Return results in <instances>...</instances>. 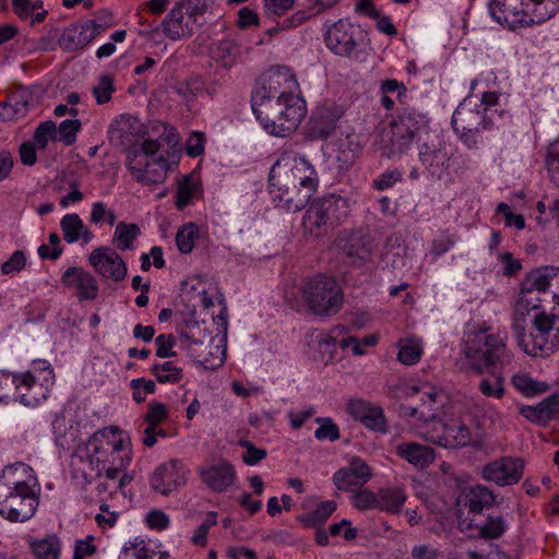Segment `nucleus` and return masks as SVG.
<instances>
[{"label": "nucleus", "mask_w": 559, "mask_h": 559, "mask_svg": "<svg viewBox=\"0 0 559 559\" xmlns=\"http://www.w3.org/2000/svg\"><path fill=\"white\" fill-rule=\"evenodd\" d=\"M203 91V82L199 78H191L187 82L177 85L178 94L186 98H193Z\"/></svg>", "instance_id": "obj_58"}, {"label": "nucleus", "mask_w": 559, "mask_h": 559, "mask_svg": "<svg viewBox=\"0 0 559 559\" xmlns=\"http://www.w3.org/2000/svg\"><path fill=\"white\" fill-rule=\"evenodd\" d=\"M512 384L525 396H534L536 394L544 393L549 388L546 382L535 381L530 376L522 373L514 374L512 377Z\"/></svg>", "instance_id": "obj_37"}, {"label": "nucleus", "mask_w": 559, "mask_h": 559, "mask_svg": "<svg viewBox=\"0 0 559 559\" xmlns=\"http://www.w3.org/2000/svg\"><path fill=\"white\" fill-rule=\"evenodd\" d=\"M26 264V258L23 251H14L10 259L1 265V272L3 275H12L15 272L24 269Z\"/></svg>", "instance_id": "obj_52"}, {"label": "nucleus", "mask_w": 559, "mask_h": 559, "mask_svg": "<svg viewBox=\"0 0 559 559\" xmlns=\"http://www.w3.org/2000/svg\"><path fill=\"white\" fill-rule=\"evenodd\" d=\"M269 182L275 206L287 212H297L304 209L317 191V188H310L307 185L284 183L282 187L281 181L269 180Z\"/></svg>", "instance_id": "obj_15"}, {"label": "nucleus", "mask_w": 559, "mask_h": 559, "mask_svg": "<svg viewBox=\"0 0 559 559\" xmlns=\"http://www.w3.org/2000/svg\"><path fill=\"white\" fill-rule=\"evenodd\" d=\"M406 501V495L397 488L382 489L378 496V509L399 513Z\"/></svg>", "instance_id": "obj_34"}, {"label": "nucleus", "mask_w": 559, "mask_h": 559, "mask_svg": "<svg viewBox=\"0 0 559 559\" xmlns=\"http://www.w3.org/2000/svg\"><path fill=\"white\" fill-rule=\"evenodd\" d=\"M523 461L515 457L504 456L486 464L481 475L488 481L499 486L516 484L523 475Z\"/></svg>", "instance_id": "obj_19"}, {"label": "nucleus", "mask_w": 559, "mask_h": 559, "mask_svg": "<svg viewBox=\"0 0 559 559\" xmlns=\"http://www.w3.org/2000/svg\"><path fill=\"white\" fill-rule=\"evenodd\" d=\"M486 107L473 108L469 103H462L452 115V126L460 139L469 147L477 145V135L481 130L492 127Z\"/></svg>", "instance_id": "obj_11"}, {"label": "nucleus", "mask_w": 559, "mask_h": 559, "mask_svg": "<svg viewBox=\"0 0 559 559\" xmlns=\"http://www.w3.org/2000/svg\"><path fill=\"white\" fill-rule=\"evenodd\" d=\"M186 483V471L180 461L171 459L159 465L151 476L150 484L154 491L168 496Z\"/></svg>", "instance_id": "obj_18"}, {"label": "nucleus", "mask_w": 559, "mask_h": 559, "mask_svg": "<svg viewBox=\"0 0 559 559\" xmlns=\"http://www.w3.org/2000/svg\"><path fill=\"white\" fill-rule=\"evenodd\" d=\"M543 405V402L535 406L525 405L521 407L520 413L532 423H546L549 418Z\"/></svg>", "instance_id": "obj_55"}, {"label": "nucleus", "mask_w": 559, "mask_h": 559, "mask_svg": "<svg viewBox=\"0 0 559 559\" xmlns=\"http://www.w3.org/2000/svg\"><path fill=\"white\" fill-rule=\"evenodd\" d=\"M353 504L359 510L378 509V496L364 489L353 495Z\"/></svg>", "instance_id": "obj_50"}, {"label": "nucleus", "mask_w": 559, "mask_h": 559, "mask_svg": "<svg viewBox=\"0 0 559 559\" xmlns=\"http://www.w3.org/2000/svg\"><path fill=\"white\" fill-rule=\"evenodd\" d=\"M71 285H74L76 290V295L79 299L82 300H93L97 297L98 287L95 285V282H68Z\"/></svg>", "instance_id": "obj_60"}, {"label": "nucleus", "mask_w": 559, "mask_h": 559, "mask_svg": "<svg viewBox=\"0 0 559 559\" xmlns=\"http://www.w3.org/2000/svg\"><path fill=\"white\" fill-rule=\"evenodd\" d=\"M167 418V408L163 403L152 402L145 415V421L150 426H158Z\"/></svg>", "instance_id": "obj_51"}, {"label": "nucleus", "mask_w": 559, "mask_h": 559, "mask_svg": "<svg viewBox=\"0 0 559 559\" xmlns=\"http://www.w3.org/2000/svg\"><path fill=\"white\" fill-rule=\"evenodd\" d=\"M115 91V82L112 76L109 74H102L98 78L97 83L92 88V93L98 105L109 103Z\"/></svg>", "instance_id": "obj_40"}, {"label": "nucleus", "mask_w": 559, "mask_h": 559, "mask_svg": "<svg viewBox=\"0 0 559 559\" xmlns=\"http://www.w3.org/2000/svg\"><path fill=\"white\" fill-rule=\"evenodd\" d=\"M316 421L320 427L316 430L314 436L318 440L329 439L335 441L340 438L338 427L329 417H318Z\"/></svg>", "instance_id": "obj_48"}, {"label": "nucleus", "mask_w": 559, "mask_h": 559, "mask_svg": "<svg viewBox=\"0 0 559 559\" xmlns=\"http://www.w3.org/2000/svg\"><path fill=\"white\" fill-rule=\"evenodd\" d=\"M546 168L550 180L559 187V139L548 148Z\"/></svg>", "instance_id": "obj_46"}, {"label": "nucleus", "mask_w": 559, "mask_h": 559, "mask_svg": "<svg viewBox=\"0 0 559 559\" xmlns=\"http://www.w3.org/2000/svg\"><path fill=\"white\" fill-rule=\"evenodd\" d=\"M371 469L360 457H353L347 467L338 469L333 476V483L340 490L350 487H361L371 478Z\"/></svg>", "instance_id": "obj_22"}, {"label": "nucleus", "mask_w": 559, "mask_h": 559, "mask_svg": "<svg viewBox=\"0 0 559 559\" xmlns=\"http://www.w3.org/2000/svg\"><path fill=\"white\" fill-rule=\"evenodd\" d=\"M182 21L183 9L177 3L162 23L165 35L173 40L190 35L191 29L183 25Z\"/></svg>", "instance_id": "obj_31"}, {"label": "nucleus", "mask_w": 559, "mask_h": 559, "mask_svg": "<svg viewBox=\"0 0 559 559\" xmlns=\"http://www.w3.org/2000/svg\"><path fill=\"white\" fill-rule=\"evenodd\" d=\"M460 503L472 513H481L484 509L493 506L495 496L485 486H474L460 497Z\"/></svg>", "instance_id": "obj_29"}, {"label": "nucleus", "mask_w": 559, "mask_h": 559, "mask_svg": "<svg viewBox=\"0 0 559 559\" xmlns=\"http://www.w3.org/2000/svg\"><path fill=\"white\" fill-rule=\"evenodd\" d=\"M105 31V26L88 20L84 24H72L67 27L58 39L63 51L73 52L87 46L94 38Z\"/></svg>", "instance_id": "obj_17"}, {"label": "nucleus", "mask_w": 559, "mask_h": 559, "mask_svg": "<svg viewBox=\"0 0 559 559\" xmlns=\"http://www.w3.org/2000/svg\"><path fill=\"white\" fill-rule=\"evenodd\" d=\"M463 353L477 373L493 368L497 364L502 365L508 357L506 345L501 337L487 334L486 331H478L469 334L465 341Z\"/></svg>", "instance_id": "obj_7"}, {"label": "nucleus", "mask_w": 559, "mask_h": 559, "mask_svg": "<svg viewBox=\"0 0 559 559\" xmlns=\"http://www.w3.org/2000/svg\"><path fill=\"white\" fill-rule=\"evenodd\" d=\"M421 356V346L414 340H406L400 343L397 359L404 365L416 364Z\"/></svg>", "instance_id": "obj_42"}, {"label": "nucleus", "mask_w": 559, "mask_h": 559, "mask_svg": "<svg viewBox=\"0 0 559 559\" xmlns=\"http://www.w3.org/2000/svg\"><path fill=\"white\" fill-rule=\"evenodd\" d=\"M491 16L510 28L539 24L559 10V0H492Z\"/></svg>", "instance_id": "obj_3"}, {"label": "nucleus", "mask_w": 559, "mask_h": 559, "mask_svg": "<svg viewBox=\"0 0 559 559\" xmlns=\"http://www.w3.org/2000/svg\"><path fill=\"white\" fill-rule=\"evenodd\" d=\"M348 212L349 204L346 198L329 194L316 199L302 217L305 236L317 239L328 235L347 218Z\"/></svg>", "instance_id": "obj_6"}, {"label": "nucleus", "mask_w": 559, "mask_h": 559, "mask_svg": "<svg viewBox=\"0 0 559 559\" xmlns=\"http://www.w3.org/2000/svg\"><path fill=\"white\" fill-rule=\"evenodd\" d=\"M559 277V266L543 265L530 271L525 280H552Z\"/></svg>", "instance_id": "obj_63"}, {"label": "nucleus", "mask_w": 559, "mask_h": 559, "mask_svg": "<svg viewBox=\"0 0 559 559\" xmlns=\"http://www.w3.org/2000/svg\"><path fill=\"white\" fill-rule=\"evenodd\" d=\"M178 3L186 10V13L193 19L198 15H202L209 8L207 0H186Z\"/></svg>", "instance_id": "obj_64"}, {"label": "nucleus", "mask_w": 559, "mask_h": 559, "mask_svg": "<svg viewBox=\"0 0 559 559\" xmlns=\"http://www.w3.org/2000/svg\"><path fill=\"white\" fill-rule=\"evenodd\" d=\"M299 295L308 310L314 316L331 317L336 314L344 304V295L337 282H302L285 288V298L292 308L298 306Z\"/></svg>", "instance_id": "obj_2"}, {"label": "nucleus", "mask_w": 559, "mask_h": 559, "mask_svg": "<svg viewBox=\"0 0 559 559\" xmlns=\"http://www.w3.org/2000/svg\"><path fill=\"white\" fill-rule=\"evenodd\" d=\"M94 537L88 535L85 539H78L74 545L73 559H84L96 552V546L93 544Z\"/></svg>", "instance_id": "obj_61"}, {"label": "nucleus", "mask_w": 559, "mask_h": 559, "mask_svg": "<svg viewBox=\"0 0 559 559\" xmlns=\"http://www.w3.org/2000/svg\"><path fill=\"white\" fill-rule=\"evenodd\" d=\"M34 144L39 148H45L49 141H57V126L53 121L48 120L39 123L34 132Z\"/></svg>", "instance_id": "obj_43"}, {"label": "nucleus", "mask_w": 559, "mask_h": 559, "mask_svg": "<svg viewBox=\"0 0 559 559\" xmlns=\"http://www.w3.org/2000/svg\"><path fill=\"white\" fill-rule=\"evenodd\" d=\"M103 221H107V223L112 226L116 222V215L111 210L106 209L105 203L96 202L92 207L91 222L98 224Z\"/></svg>", "instance_id": "obj_53"}, {"label": "nucleus", "mask_w": 559, "mask_h": 559, "mask_svg": "<svg viewBox=\"0 0 559 559\" xmlns=\"http://www.w3.org/2000/svg\"><path fill=\"white\" fill-rule=\"evenodd\" d=\"M151 372L156 377L159 383H177L182 377V369L175 366L173 361L156 364L151 367Z\"/></svg>", "instance_id": "obj_38"}, {"label": "nucleus", "mask_w": 559, "mask_h": 559, "mask_svg": "<svg viewBox=\"0 0 559 559\" xmlns=\"http://www.w3.org/2000/svg\"><path fill=\"white\" fill-rule=\"evenodd\" d=\"M127 167L139 182L158 185L166 179L169 164L163 156L148 159L138 151H130L127 157Z\"/></svg>", "instance_id": "obj_14"}, {"label": "nucleus", "mask_w": 559, "mask_h": 559, "mask_svg": "<svg viewBox=\"0 0 559 559\" xmlns=\"http://www.w3.org/2000/svg\"><path fill=\"white\" fill-rule=\"evenodd\" d=\"M360 423L374 431H384L385 421L380 407L373 406Z\"/></svg>", "instance_id": "obj_54"}, {"label": "nucleus", "mask_w": 559, "mask_h": 559, "mask_svg": "<svg viewBox=\"0 0 559 559\" xmlns=\"http://www.w3.org/2000/svg\"><path fill=\"white\" fill-rule=\"evenodd\" d=\"M81 129V121L78 119H67L59 124L57 132L59 131V141L66 145H72L76 140V133Z\"/></svg>", "instance_id": "obj_49"}, {"label": "nucleus", "mask_w": 559, "mask_h": 559, "mask_svg": "<svg viewBox=\"0 0 559 559\" xmlns=\"http://www.w3.org/2000/svg\"><path fill=\"white\" fill-rule=\"evenodd\" d=\"M506 522L502 516H488L487 521L479 526L481 537L493 539L500 537L506 531Z\"/></svg>", "instance_id": "obj_44"}, {"label": "nucleus", "mask_w": 559, "mask_h": 559, "mask_svg": "<svg viewBox=\"0 0 559 559\" xmlns=\"http://www.w3.org/2000/svg\"><path fill=\"white\" fill-rule=\"evenodd\" d=\"M140 234L141 229L136 224L120 222L116 225L111 242L118 250H132Z\"/></svg>", "instance_id": "obj_32"}, {"label": "nucleus", "mask_w": 559, "mask_h": 559, "mask_svg": "<svg viewBox=\"0 0 559 559\" xmlns=\"http://www.w3.org/2000/svg\"><path fill=\"white\" fill-rule=\"evenodd\" d=\"M181 340L186 343V348L190 357L195 362L202 365L205 369L215 370L224 364V350H219V346H215V353L212 345L202 341L192 340L188 334H183Z\"/></svg>", "instance_id": "obj_25"}, {"label": "nucleus", "mask_w": 559, "mask_h": 559, "mask_svg": "<svg viewBox=\"0 0 559 559\" xmlns=\"http://www.w3.org/2000/svg\"><path fill=\"white\" fill-rule=\"evenodd\" d=\"M298 83L292 70L287 67H278L266 72L260 85L252 93V105L263 102L288 98L290 94H297Z\"/></svg>", "instance_id": "obj_12"}, {"label": "nucleus", "mask_w": 559, "mask_h": 559, "mask_svg": "<svg viewBox=\"0 0 559 559\" xmlns=\"http://www.w3.org/2000/svg\"><path fill=\"white\" fill-rule=\"evenodd\" d=\"M401 414L405 417L416 418L421 421H429L435 418V413H432V408L426 409L425 405L418 406H401Z\"/></svg>", "instance_id": "obj_57"}, {"label": "nucleus", "mask_w": 559, "mask_h": 559, "mask_svg": "<svg viewBox=\"0 0 559 559\" xmlns=\"http://www.w3.org/2000/svg\"><path fill=\"white\" fill-rule=\"evenodd\" d=\"M396 453L408 463L421 468L428 466L435 460L433 449L417 442L400 443L396 447Z\"/></svg>", "instance_id": "obj_28"}, {"label": "nucleus", "mask_w": 559, "mask_h": 559, "mask_svg": "<svg viewBox=\"0 0 559 559\" xmlns=\"http://www.w3.org/2000/svg\"><path fill=\"white\" fill-rule=\"evenodd\" d=\"M199 234V227L194 223H188L180 227L176 234V245L181 253H190L194 248V240Z\"/></svg>", "instance_id": "obj_39"}, {"label": "nucleus", "mask_w": 559, "mask_h": 559, "mask_svg": "<svg viewBox=\"0 0 559 559\" xmlns=\"http://www.w3.org/2000/svg\"><path fill=\"white\" fill-rule=\"evenodd\" d=\"M441 433L435 437V442L444 448H462L469 444L472 436L467 426L459 420L441 423Z\"/></svg>", "instance_id": "obj_27"}, {"label": "nucleus", "mask_w": 559, "mask_h": 559, "mask_svg": "<svg viewBox=\"0 0 559 559\" xmlns=\"http://www.w3.org/2000/svg\"><path fill=\"white\" fill-rule=\"evenodd\" d=\"M29 548L35 559H58L61 552V543L57 535H49L43 539H29Z\"/></svg>", "instance_id": "obj_33"}, {"label": "nucleus", "mask_w": 559, "mask_h": 559, "mask_svg": "<svg viewBox=\"0 0 559 559\" xmlns=\"http://www.w3.org/2000/svg\"><path fill=\"white\" fill-rule=\"evenodd\" d=\"M60 227L63 233V239L68 243H73L80 239L87 243L93 239V233L75 213L64 215L60 222Z\"/></svg>", "instance_id": "obj_30"}, {"label": "nucleus", "mask_w": 559, "mask_h": 559, "mask_svg": "<svg viewBox=\"0 0 559 559\" xmlns=\"http://www.w3.org/2000/svg\"><path fill=\"white\" fill-rule=\"evenodd\" d=\"M90 263L103 277L110 280H124L127 264L120 254L112 248L99 247L90 254Z\"/></svg>", "instance_id": "obj_20"}, {"label": "nucleus", "mask_w": 559, "mask_h": 559, "mask_svg": "<svg viewBox=\"0 0 559 559\" xmlns=\"http://www.w3.org/2000/svg\"><path fill=\"white\" fill-rule=\"evenodd\" d=\"M335 510L336 503L334 501H323L318 504L314 511L301 515L299 521L307 527H314L324 523Z\"/></svg>", "instance_id": "obj_35"}, {"label": "nucleus", "mask_w": 559, "mask_h": 559, "mask_svg": "<svg viewBox=\"0 0 559 559\" xmlns=\"http://www.w3.org/2000/svg\"><path fill=\"white\" fill-rule=\"evenodd\" d=\"M239 47L231 40H223L216 48V59L224 68L233 67L238 58Z\"/></svg>", "instance_id": "obj_41"}, {"label": "nucleus", "mask_w": 559, "mask_h": 559, "mask_svg": "<svg viewBox=\"0 0 559 559\" xmlns=\"http://www.w3.org/2000/svg\"><path fill=\"white\" fill-rule=\"evenodd\" d=\"M122 463L119 465V466H107L106 465V462H103V466L102 468L98 469V476L102 475V471H104L105 473V478H106V481L104 483H100L98 485V490L102 491H107V490H112V487L114 484H116V479L118 478L120 472H121V467H122Z\"/></svg>", "instance_id": "obj_56"}, {"label": "nucleus", "mask_w": 559, "mask_h": 559, "mask_svg": "<svg viewBox=\"0 0 559 559\" xmlns=\"http://www.w3.org/2000/svg\"><path fill=\"white\" fill-rule=\"evenodd\" d=\"M418 156L425 168L432 176L440 177L449 167V152L438 136L427 134L425 141L419 146Z\"/></svg>", "instance_id": "obj_21"}, {"label": "nucleus", "mask_w": 559, "mask_h": 559, "mask_svg": "<svg viewBox=\"0 0 559 559\" xmlns=\"http://www.w3.org/2000/svg\"><path fill=\"white\" fill-rule=\"evenodd\" d=\"M198 193V186L187 176L179 182L177 191L176 205L179 210L183 209L190 200Z\"/></svg>", "instance_id": "obj_45"}, {"label": "nucleus", "mask_w": 559, "mask_h": 559, "mask_svg": "<svg viewBox=\"0 0 559 559\" xmlns=\"http://www.w3.org/2000/svg\"><path fill=\"white\" fill-rule=\"evenodd\" d=\"M342 116L343 110L340 106L325 104L318 107L309 121L310 134L319 139L329 138L336 129Z\"/></svg>", "instance_id": "obj_24"}, {"label": "nucleus", "mask_w": 559, "mask_h": 559, "mask_svg": "<svg viewBox=\"0 0 559 559\" xmlns=\"http://www.w3.org/2000/svg\"><path fill=\"white\" fill-rule=\"evenodd\" d=\"M157 346L156 355L159 358L174 357L176 354L173 352L175 345V337L171 334H160L155 338Z\"/></svg>", "instance_id": "obj_59"}, {"label": "nucleus", "mask_w": 559, "mask_h": 559, "mask_svg": "<svg viewBox=\"0 0 559 559\" xmlns=\"http://www.w3.org/2000/svg\"><path fill=\"white\" fill-rule=\"evenodd\" d=\"M328 48L337 56L362 60L366 56L362 31L346 20H338L325 32Z\"/></svg>", "instance_id": "obj_9"}, {"label": "nucleus", "mask_w": 559, "mask_h": 559, "mask_svg": "<svg viewBox=\"0 0 559 559\" xmlns=\"http://www.w3.org/2000/svg\"><path fill=\"white\" fill-rule=\"evenodd\" d=\"M428 121L425 116L409 110L399 114L383 129L379 140V151L382 155L393 158L404 154L413 144L414 140L421 139L426 133Z\"/></svg>", "instance_id": "obj_5"}, {"label": "nucleus", "mask_w": 559, "mask_h": 559, "mask_svg": "<svg viewBox=\"0 0 559 559\" xmlns=\"http://www.w3.org/2000/svg\"><path fill=\"white\" fill-rule=\"evenodd\" d=\"M141 130L139 120L130 115H120L109 126L108 138L112 145L129 148Z\"/></svg>", "instance_id": "obj_23"}, {"label": "nucleus", "mask_w": 559, "mask_h": 559, "mask_svg": "<svg viewBox=\"0 0 559 559\" xmlns=\"http://www.w3.org/2000/svg\"><path fill=\"white\" fill-rule=\"evenodd\" d=\"M336 247L349 263L355 266L365 264L373 253V242L366 228L341 230L335 240Z\"/></svg>", "instance_id": "obj_13"}, {"label": "nucleus", "mask_w": 559, "mask_h": 559, "mask_svg": "<svg viewBox=\"0 0 559 559\" xmlns=\"http://www.w3.org/2000/svg\"><path fill=\"white\" fill-rule=\"evenodd\" d=\"M549 282H523L519 298L514 306L513 331H523L526 316L531 310L537 309L542 302V295L547 294Z\"/></svg>", "instance_id": "obj_16"}, {"label": "nucleus", "mask_w": 559, "mask_h": 559, "mask_svg": "<svg viewBox=\"0 0 559 559\" xmlns=\"http://www.w3.org/2000/svg\"><path fill=\"white\" fill-rule=\"evenodd\" d=\"M39 504L34 488L14 472L0 476V515L10 522L32 519Z\"/></svg>", "instance_id": "obj_4"}, {"label": "nucleus", "mask_w": 559, "mask_h": 559, "mask_svg": "<svg viewBox=\"0 0 559 559\" xmlns=\"http://www.w3.org/2000/svg\"><path fill=\"white\" fill-rule=\"evenodd\" d=\"M28 106L24 95H14L0 108V117L4 120L24 117L28 111Z\"/></svg>", "instance_id": "obj_36"}, {"label": "nucleus", "mask_w": 559, "mask_h": 559, "mask_svg": "<svg viewBox=\"0 0 559 559\" xmlns=\"http://www.w3.org/2000/svg\"><path fill=\"white\" fill-rule=\"evenodd\" d=\"M558 317L556 314L538 313L534 318L536 333L526 335L525 325L523 331H514L518 345L524 353L534 357H548L559 347V325L556 326Z\"/></svg>", "instance_id": "obj_8"}, {"label": "nucleus", "mask_w": 559, "mask_h": 559, "mask_svg": "<svg viewBox=\"0 0 559 559\" xmlns=\"http://www.w3.org/2000/svg\"><path fill=\"white\" fill-rule=\"evenodd\" d=\"M479 391L488 397L501 399L504 394L503 378L493 373L492 379H483L479 383Z\"/></svg>", "instance_id": "obj_47"}, {"label": "nucleus", "mask_w": 559, "mask_h": 559, "mask_svg": "<svg viewBox=\"0 0 559 559\" xmlns=\"http://www.w3.org/2000/svg\"><path fill=\"white\" fill-rule=\"evenodd\" d=\"M262 99L258 98L260 103L252 105V110L264 130L272 135H289L306 115L305 102L297 94L269 102Z\"/></svg>", "instance_id": "obj_1"}, {"label": "nucleus", "mask_w": 559, "mask_h": 559, "mask_svg": "<svg viewBox=\"0 0 559 559\" xmlns=\"http://www.w3.org/2000/svg\"><path fill=\"white\" fill-rule=\"evenodd\" d=\"M201 478L213 491L222 492L233 485L236 473L230 463L219 461L202 471Z\"/></svg>", "instance_id": "obj_26"}, {"label": "nucleus", "mask_w": 559, "mask_h": 559, "mask_svg": "<svg viewBox=\"0 0 559 559\" xmlns=\"http://www.w3.org/2000/svg\"><path fill=\"white\" fill-rule=\"evenodd\" d=\"M241 445L247 450L242 454V460L247 465H255L266 457V451L255 448L250 441H243Z\"/></svg>", "instance_id": "obj_62"}, {"label": "nucleus", "mask_w": 559, "mask_h": 559, "mask_svg": "<svg viewBox=\"0 0 559 559\" xmlns=\"http://www.w3.org/2000/svg\"><path fill=\"white\" fill-rule=\"evenodd\" d=\"M269 180L281 181L282 187H284V183H297L318 188L319 176L305 156L286 153L272 166Z\"/></svg>", "instance_id": "obj_10"}]
</instances>
